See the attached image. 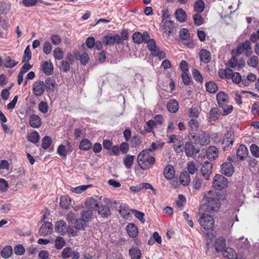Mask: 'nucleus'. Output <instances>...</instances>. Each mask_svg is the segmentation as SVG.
I'll list each match as a JSON object with an SVG mask.
<instances>
[{
  "label": "nucleus",
  "mask_w": 259,
  "mask_h": 259,
  "mask_svg": "<svg viewBox=\"0 0 259 259\" xmlns=\"http://www.w3.org/2000/svg\"><path fill=\"white\" fill-rule=\"evenodd\" d=\"M66 242L62 237H58L55 240V248L57 249H61L65 244Z\"/></svg>",
  "instance_id": "nucleus-46"
},
{
  "label": "nucleus",
  "mask_w": 259,
  "mask_h": 259,
  "mask_svg": "<svg viewBox=\"0 0 259 259\" xmlns=\"http://www.w3.org/2000/svg\"><path fill=\"white\" fill-rule=\"evenodd\" d=\"M147 42L148 50L153 54L158 49L155 41L153 39H149Z\"/></svg>",
  "instance_id": "nucleus-45"
},
{
  "label": "nucleus",
  "mask_w": 259,
  "mask_h": 259,
  "mask_svg": "<svg viewBox=\"0 0 259 259\" xmlns=\"http://www.w3.org/2000/svg\"><path fill=\"white\" fill-rule=\"evenodd\" d=\"M192 73L193 77L196 81H198L199 82H202L203 77L201 74H200V72L198 70L196 69H193Z\"/></svg>",
  "instance_id": "nucleus-57"
},
{
  "label": "nucleus",
  "mask_w": 259,
  "mask_h": 259,
  "mask_svg": "<svg viewBox=\"0 0 259 259\" xmlns=\"http://www.w3.org/2000/svg\"><path fill=\"white\" fill-rule=\"evenodd\" d=\"M223 255L228 259H237V255L235 250L231 248H227L223 252Z\"/></svg>",
  "instance_id": "nucleus-26"
},
{
  "label": "nucleus",
  "mask_w": 259,
  "mask_h": 259,
  "mask_svg": "<svg viewBox=\"0 0 259 259\" xmlns=\"http://www.w3.org/2000/svg\"><path fill=\"white\" fill-rule=\"evenodd\" d=\"M234 136L233 133L230 131H228L225 134L222 144L224 145V149L225 150H228L231 149L234 143Z\"/></svg>",
  "instance_id": "nucleus-5"
},
{
  "label": "nucleus",
  "mask_w": 259,
  "mask_h": 259,
  "mask_svg": "<svg viewBox=\"0 0 259 259\" xmlns=\"http://www.w3.org/2000/svg\"><path fill=\"white\" fill-rule=\"evenodd\" d=\"M175 15L177 19L181 22H184L186 20V12L182 9H178L175 12Z\"/></svg>",
  "instance_id": "nucleus-31"
},
{
  "label": "nucleus",
  "mask_w": 259,
  "mask_h": 259,
  "mask_svg": "<svg viewBox=\"0 0 259 259\" xmlns=\"http://www.w3.org/2000/svg\"><path fill=\"white\" fill-rule=\"evenodd\" d=\"M163 28L164 32L167 34L168 35H169L174 31L175 23L170 20L166 21L164 23Z\"/></svg>",
  "instance_id": "nucleus-24"
},
{
  "label": "nucleus",
  "mask_w": 259,
  "mask_h": 259,
  "mask_svg": "<svg viewBox=\"0 0 259 259\" xmlns=\"http://www.w3.org/2000/svg\"><path fill=\"white\" fill-rule=\"evenodd\" d=\"M247 65L250 67L256 68L258 65V59L254 55L251 56L247 61Z\"/></svg>",
  "instance_id": "nucleus-39"
},
{
  "label": "nucleus",
  "mask_w": 259,
  "mask_h": 259,
  "mask_svg": "<svg viewBox=\"0 0 259 259\" xmlns=\"http://www.w3.org/2000/svg\"><path fill=\"white\" fill-rule=\"evenodd\" d=\"M71 199L68 196H62L60 198V206L64 209H68L71 204Z\"/></svg>",
  "instance_id": "nucleus-30"
},
{
  "label": "nucleus",
  "mask_w": 259,
  "mask_h": 259,
  "mask_svg": "<svg viewBox=\"0 0 259 259\" xmlns=\"http://www.w3.org/2000/svg\"><path fill=\"white\" fill-rule=\"evenodd\" d=\"M189 115L190 117L197 118L199 115V112L197 108L192 107L189 109Z\"/></svg>",
  "instance_id": "nucleus-64"
},
{
  "label": "nucleus",
  "mask_w": 259,
  "mask_h": 259,
  "mask_svg": "<svg viewBox=\"0 0 259 259\" xmlns=\"http://www.w3.org/2000/svg\"><path fill=\"white\" fill-rule=\"evenodd\" d=\"M197 141V140H196ZM209 138L207 134L204 132L201 131L198 136V142L196 141L195 144L200 143L201 145L208 144Z\"/></svg>",
  "instance_id": "nucleus-25"
},
{
  "label": "nucleus",
  "mask_w": 259,
  "mask_h": 259,
  "mask_svg": "<svg viewBox=\"0 0 259 259\" xmlns=\"http://www.w3.org/2000/svg\"><path fill=\"white\" fill-rule=\"evenodd\" d=\"M122 38L119 35H107L103 38V43L105 46H112L115 43L119 44L121 42Z\"/></svg>",
  "instance_id": "nucleus-6"
},
{
  "label": "nucleus",
  "mask_w": 259,
  "mask_h": 259,
  "mask_svg": "<svg viewBox=\"0 0 259 259\" xmlns=\"http://www.w3.org/2000/svg\"><path fill=\"white\" fill-rule=\"evenodd\" d=\"M10 10V6L9 4L1 2L0 3V12L2 14H6L9 13Z\"/></svg>",
  "instance_id": "nucleus-47"
},
{
  "label": "nucleus",
  "mask_w": 259,
  "mask_h": 259,
  "mask_svg": "<svg viewBox=\"0 0 259 259\" xmlns=\"http://www.w3.org/2000/svg\"><path fill=\"white\" fill-rule=\"evenodd\" d=\"M90 185H81L76 188H71V191L76 193H81L85 191Z\"/></svg>",
  "instance_id": "nucleus-61"
},
{
  "label": "nucleus",
  "mask_w": 259,
  "mask_h": 259,
  "mask_svg": "<svg viewBox=\"0 0 259 259\" xmlns=\"http://www.w3.org/2000/svg\"><path fill=\"white\" fill-rule=\"evenodd\" d=\"M218 155V149L214 146L209 147L206 151L207 157L209 159H215Z\"/></svg>",
  "instance_id": "nucleus-22"
},
{
  "label": "nucleus",
  "mask_w": 259,
  "mask_h": 259,
  "mask_svg": "<svg viewBox=\"0 0 259 259\" xmlns=\"http://www.w3.org/2000/svg\"><path fill=\"white\" fill-rule=\"evenodd\" d=\"M188 124L190 128V131L192 132L197 131L199 126V123L195 118L190 119L189 121Z\"/></svg>",
  "instance_id": "nucleus-41"
},
{
  "label": "nucleus",
  "mask_w": 259,
  "mask_h": 259,
  "mask_svg": "<svg viewBox=\"0 0 259 259\" xmlns=\"http://www.w3.org/2000/svg\"><path fill=\"white\" fill-rule=\"evenodd\" d=\"M61 257L64 259L72 257V259H78L80 257L79 253L76 250H72L70 247L63 249L61 253Z\"/></svg>",
  "instance_id": "nucleus-4"
},
{
  "label": "nucleus",
  "mask_w": 259,
  "mask_h": 259,
  "mask_svg": "<svg viewBox=\"0 0 259 259\" xmlns=\"http://www.w3.org/2000/svg\"><path fill=\"white\" fill-rule=\"evenodd\" d=\"M29 124L33 128H38L41 124L40 118L38 115L32 114L29 118Z\"/></svg>",
  "instance_id": "nucleus-18"
},
{
  "label": "nucleus",
  "mask_w": 259,
  "mask_h": 259,
  "mask_svg": "<svg viewBox=\"0 0 259 259\" xmlns=\"http://www.w3.org/2000/svg\"><path fill=\"white\" fill-rule=\"evenodd\" d=\"M199 57L201 61L204 63H207L211 60V55L210 52L206 49H202L200 52Z\"/></svg>",
  "instance_id": "nucleus-17"
},
{
  "label": "nucleus",
  "mask_w": 259,
  "mask_h": 259,
  "mask_svg": "<svg viewBox=\"0 0 259 259\" xmlns=\"http://www.w3.org/2000/svg\"><path fill=\"white\" fill-rule=\"evenodd\" d=\"M164 177L167 180L172 179L175 176V170L171 165H166L163 170Z\"/></svg>",
  "instance_id": "nucleus-20"
},
{
  "label": "nucleus",
  "mask_w": 259,
  "mask_h": 259,
  "mask_svg": "<svg viewBox=\"0 0 259 259\" xmlns=\"http://www.w3.org/2000/svg\"><path fill=\"white\" fill-rule=\"evenodd\" d=\"M13 249L11 246L8 245L5 247L1 252L2 256L3 258H9L12 254Z\"/></svg>",
  "instance_id": "nucleus-38"
},
{
  "label": "nucleus",
  "mask_w": 259,
  "mask_h": 259,
  "mask_svg": "<svg viewBox=\"0 0 259 259\" xmlns=\"http://www.w3.org/2000/svg\"><path fill=\"white\" fill-rule=\"evenodd\" d=\"M216 98L218 105L222 108H224L229 103L228 96L224 92H219Z\"/></svg>",
  "instance_id": "nucleus-9"
},
{
  "label": "nucleus",
  "mask_w": 259,
  "mask_h": 259,
  "mask_svg": "<svg viewBox=\"0 0 259 259\" xmlns=\"http://www.w3.org/2000/svg\"><path fill=\"white\" fill-rule=\"evenodd\" d=\"M142 38V33L139 32H136L133 35V40L137 44H140L143 42Z\"/></svg>",
  "instance_id": "nucleus-50"
},
{
  "label": "nucleus",
  "mask_w": 259,
  "mask_h": 259,
  "mask_svg": "<svg viewBox=\"0 0 259 259\" xmlns=\"http://www.w3.org/2000/svg\"><path fill=\"white\" fill-rule=\"evenodd\" d=\"M226 247V240L223 237L218 238L215 242V248L217 252L224 251Z\"/></svg>",
  "instance_id": "nucleus-21"
},
{
  "label": "nucleus",
  "mask_w": 259,
  "mask_h": 259,
  "mask_svg": "<svg viewBox=\"0 0 259 259\" xmlns=\"http://www.w3.org/2000/svg\"><path fill=\"white\" fill-rule=\"evenodd\" d=\"M91 147V143L89 140H82L79 144V148L83 150H88Z\"/></svg>",
  "instance_id": "nucleus-44"
},
{
  "label": "nucleus",
  "mask_w": 259,
  "mask_h": 259,
  "mask_svg": "<svg viewBox=\"0 0 259 259\" xmlns=\"http://www.w3.org/2000/svg\"><path fill=\"white\" fill-rule=\"evenodd\" d=\"M205 87L208 92L212 94L215 93L218 89L217 84L213 81L207 82L205 84Z\"/></svg>",
  "instance_id": "nucleus-33"
},
{
  "label": "nucleus",
  "mask_w": 259,
  "mask_h": 259,
  "mask_svg": "<svg viewBox=\"0 0 259 259\" xmlns=\"http://www.w3.org/2000/svg\"><path fill=\"white\" fill-rule=\"evenodd\" d=\"M18 63V62L12 59L10 56L6 57L3 61L4 66L6 68H13Z\"/></svg>",
  "instance_id": "nucleus-29"
},
{
  "label": "nucleus",
  "mask_w": 259,
  "mask_h": 259,
  "mask_svg": "<svg viewBox=\"0 0 259 259\" xmlns=\"http://www.w3.org/2000/svg\"><path fill=\"white\" fill-rule=\"evenodd\" d=\"M70 65L71 64L68 61L62 60L60 62V68L64 72H68L70 70Z\"/></svg>",
  "instance_id": "nucleus-51"
},
{
  "label": "nucleus",
  "mask_w": 259,
  "mask_h": 259,
  "mask_svg": "<svg viewBox=\"0 0 259 259\" xmlns=\"http://www.w3.org/2000/svg\"><path fill=\"white\" fill-rule=\"evenodd\" d=\"M126 231L130 237H135L138 235V228L134 224H128L126 226Z\"/></svg>",
  "instance_id": "nucleus-27"
},
{
  "label": "nucleus",
  "mask_w": 259,
  "mask_h": 259,
  "mask_svg": "<svg viewBox=\"0 0 259 259\" xmlns=\"http://www.w3.org/2000/svg\"><path fill=\"white\" fill-rule=\"evenodd\" d=\"M41 70L47 75H51L53 73L54 66L51 61H44L41 64Z\"/></svg>",
  "instance_id": "nucleus-12"
},
{
  "label": "nucleus",
  "mask_w": 259,
  "mask_h": 259,
  "mask_svg": "<svg viewBox=\"0 0 259 259\" xmlns=\"http://www.w3.org/2000/svg\"><path fill=\"white\" fill-rule=\"evenodd\" d=\"M52 50V46L49 41H46L44 44L43 51L47 54H50L51 53Z\"/></svg>",
  "instance_id": "nucleus-62"
},
{
  "label": "nucleus",
  "mask_w": 259,
  "mask_h": 259,
  "mask_svg": "<svg viewBox=\"0 0 259 259\" xmlns=\"http://www.w3.org/2000/svg\"><path fill=\"white\" fill-rule=\"evenodd\" d=\"M256 79V76L253 73H249L247 76V79L242 80L243 83L247 85L249 84V82L254 81Z\"/></svg>",
  "instance_id": "nucleus-56"
},
{
  "label": "nucleus",
  "mask_w": 259,
  "mask_h": 259,
  "mask_svg": "<svg viewBox=\"0 0 259 259\" xmlns=\"http://www.w3.org/2000/svg\"><path fill=\"white\" fill-rule=\"evenodd\" d=\"M181 183L184 186L188 185L190 182L191 179L189 174L187 172H183L180 176Z\"/></svg>",
  "instance_id": "nucleus-34"
},
{
  "label": "nucleus",
  "mask_w": 259,
  "mask_h": 259,
  "mask_svg": "<svg viewBox=\"0 0 259 259\" xmlns=\"http://www.w3.org/2000/svg\"><path fill=\"white\" fill-rule=\"evenodd\" d=\"M45 90V89L44 81L38 80L33 83L32 91L36 97H40L42 96Z\"/></svg>",
  "instance_id": "nucleus-7"
},
{
  "label": "nucleus",
  "mask_w": 259,
  "mask_h": 259,
  "mask_svg": "<svg viewBox=\"0 0 259 259\" xmlns=\"http://www.w3.org/2000/svg\"><path fill=\"white\" fill-rule=\"evenodd\" d=\"M56 84L55 79L53 77H49L46 80L44 83L45 89L47 90V92L53 93L54 92Z\"/></svg>",
  "instance_id": "nucleus-14"
},
{
  "label": "nucleus",
  "mask_w": 259,
  "mask_h": 259,
  "mask_svg": "<svg viewBox=\"0 0 259 259\" xmlns=\"http://www.w3.org/2000/svg\"><path fill=\"white\" fill-rule=\"evenodd\" d=\"M221 168L222 173L227 177L231 176L234 172V168L230 162L223 163Z\"/></svg>",
  "instance_id": "nucleus-10"
},
{
  "label": "nucleus",
  "mask_w": 259,
  "mask_h": 259,
  "mask_svg": "<svg viewBox=\"0 0 259 259\" xmlns=\"http://www.w3.org/2000/svg\"><path fill=\"white\" fill-rule=\"evenodd\" d=\"M132 212L134 214V215L142 223H144L145 221V220L144 218V213L140 212L138 210L133 209L132 210Z\"/></svg>",
  "instance_id": "nucleus-58"
},
{
  "label": "nucleus",
  "mask_w": 259,
  "mask_h": 259,
  "mask_svg": "<svg viewBox=\"0 0 259 259\" xmlns=\"http://www.w3.org/2000/svg\"><path fill=\"white\" fill-rule=\"evenodd\" d=\"M190 33L186 28H182L180 31V37L183 40H187L190 37Z\"/></svg>",
  "instance_id": "nucleus-53"
},
{
  "label": "nucleus",
  "mask_w": 259,
  "mask_h": 259,
  "mask_svg": "<svg viewBox=\"0 0 259 259\" xmlns=\"http://www.w3.org/2000/svg\"><path fill=\"white\" fill-rule=\"evenodd\" d=\"M193 18L194 24L196 25L199 26L203 23V19L199 14L194 15Z\"/></svg>",
  "instance_id": "nucleus-55"
},
{
  "label": "nucleus",
  "mask_w": 259,
  "mask_h": 259,
  "mask_svg": "<svg viewBox=\"0 0 259 259\" xmlns=\"http://www.w3.org/2000/svg\"><path fill=\"white\" fill-rule=\"evenodd\" d=\"M135 156L131 155H127V156L124 158L123 162L125 167L129 168L131 167L133 164Z\"/></svg>",
  "instance_id": "nucleus-42"
},
{
  "label": "nucleus",
  "mask_w": 259,
  "mask_h": 259,
  "mask_svg": "<svg viewBox=\"0 0 259 259\" xmlns=\"http://www.w3.org/2000/svg\"><path fill=\"white\" fill-rule=\"evenodd\" d=\"M85 206L91 209L92 210H95L97 209L99 204L96 199L93 198H90L86 200Z\"/></svg>",
  "instance_id": "nucleus-28"
},
{
  "label": "nucleus",
  "mask_w": 259,
  "mask_h": 259,
  "mask_svg": "<svg viewBox=\"0 0 259 259\" xmlns=\"http://www.w3.org/2000/svg\"><path fill=\"white\" fill-rule=\"evenodd\" d=\"M93 212L92 210H84L81 212V218L85 222L91 220Z\"/></svg>",
  "instance_id": "nucleus-37"
},
{
  "label": "nucleus",
  "mask_w": 259,
  "mask_h": 259,
  "mask_svg": "<svg viewBox=\"0 0 259 259\" xmlns=\"http://www.w3.org/2000/svg\"><path fill=\"white\" fill-rule=\"evenodd\" d=\"M187 169L189 173L192 175L194 174L198 170L195 163L192 161L188 162Z\"/></svg>",
  "instance_id": "nucleus-54"
},
{
  "label": "nucleus",
  "mask_w": 259,
  "mask_h": 259,
  "mask_svg": "<svg viewBox=\"0 0 259 259\" xmlns=\"http://www.w3.org/2000/svg\"><path fill=\"white\" fill-rule=\"evenodd\" d=\"M179 103L175 100H170L167 104L168 110L172 113H176L179 110Z\"/></svg>",
  "instance_id": "nucleus-23"
},
{
  "label": "nucleus",
  "mask_w": 259,
  "mask_h": 259,
  "mask_svg": "<svg viewBox=\"0 0 259 259\" xmlns=\"http://www.w3.org/2000/svg\"><path fill=\"white\" fill-rule=\"evenodd\" d=\"M228 185L227 179L222 175H216L213 179V187L219 190L226 188Z\"/></svg>",
  "instance_id": "nucleus-3"
},
{
  "label": "nucleus",
  "mask_w": 259,
  "mask_h": 259,
  "mask_svg": "<svg viewBox=\"0 0 259 259\" xmlns=\"http://www.w3.org/2000/svg\"><path fill=\"white\" fill-rule=\"evenodd\" d=\"M51 143V138L49 136H45L42 140L41 146L44 149H47L50 146Z\"/></svg>",
  "instance_id": "nucleus-49"
},
{
  "label": "nucleus",
  "mask_w": 259,
  "mask_h": 259,
  "mask_svg": "<svg viewBox=\"0 0 259 259\" xmlns=\"http://www.w3.org/2000/svg\"><path fill=\"white\" fill-rule=\"evenodd\" d=\"M248 149L244 145H240L236 151V156L240 160H243L248 154Z\"/></svg>",
  "instance_id": "nucleus-13"
},
{
  "label": "nucleus",
  "mask_w": 259,
  "mask_h": 259,
  "mask_svg": "<svg viewBox=\"0 0 259 259\" xmlns=\"http://www.w3.org/2000/svg\"><path fill=\"white\" fill-rule=\"evenodd\" d=\"M129 253L131 259H140L141 256V250L137 248H133L130 249Z\"/></svg>",
  "instance_id": "nucleus-36"
},
{
  "label": "nucleus",
  "mask_w": 259,
  "mask_h": 259,
  "mask_svg": "<svg viewBox=\"0 0 259 259\" xmlns=\"http://www.w3.org/2000/svg\"><path fill=\"white\" fill-rule=\"evenodd\" d=\"M98 213L103 218H108L110 215V210L108 206L104 205H99L97 209Z\"/></svg>",
  "instance_id": "nucleus-19"
},
{
  "label": "nucleus",
  "mask_w": 259,
  "mask_h": 259,
  "mask_svg": "<svg viewBox=\"0 0 259 259\" xmlns=\"http://www.w3.org/2000/svg\"><path fill=\"white\" fill-rule=\"evenodd\" d=\"M204 197L206 199V201L199 209V213L201 215L199 222L204 229L210 230L213 228L214 221L209 213L219 211L221 206L219 200L222 198L225 199V195L223 197L220 192L209 191L204 195Z\"/></svg>",
  "instance_id": "nucleus-1"
},
{
  "label": "nucleus",
  "mask_w": 259,
  "mask_h": 259,
  "mask_svg": "<svg viewBox=\"0 0 259 259\" xmlns=\"http://www.w3.org/2000/svg\"><path fill=\"white\" fill-rule=\"evenodd\" d=\"M212 164L208 161H205L202 166L201 173L204 178L208 180L209 179V176L212 172Z\"/></svg>",
  "instance_id": "nucleus-8"
},
{
  "label": "nucleus",
  "mask_w": 259,
  "mask_h": 259,
  "mask_svg": "<svg viewBox=\"0 0 259 259\" xmlns=\"http://www.w3.org/2000/svg\"><path fill=\"white\" fill-rule=\"evenodd\" d=\"M55 230L57 233L61 235H64L67 232L68 227L64 221L60 220L56 223Z\"/></svg>",
  "instance_id": "nucleus-11"
},
{
  "label": "nucleus",
  "mask_w": 259,
  "mask_h": 259,
  "mask_svg": "<svg viewBox=\"0 0 259 259\" xmlns=\"http://www.w3.org/2000/svg\"><path fill=\"white\" fill-rule=\"evenodd\" d=\"M151 149L143 150L137 157L139 166L142 169H147L151 167L155 162V158L149 155Z\"/></svg>",
  "instance_id": "nucleus-2"
},
{
  "label": "nucleus",
  "mask_w": 259,
  "mask_h": 259,
  "mask_svg": "<svg viewBox=\"0 0 259 259\" xmlns=\"http://www.w3.org/2000/svg\"><path fill=\"white\" fill-rule=\"evenodd\" d=\"M250 150L251 154L255 157H259V147L255 144L250 146Z\"/></svg>",
  "instance_id": "nucleus-59"
},
{
  "label": "nucleus",
  "mask_w": 259,
  "mask_h": 259,
  "mask_svg": "<svg viewBox=\"0 0 259 259\" xmlns=\"http://www.w3.org/2000/svg\"><path fill=\"white\" fill-rule=\"evenodd\" d=\"M185 152L187 156L192 157L195 153L198 152L199 150H196L191 142H187L185 144Z\"/></svg>",
  "instance_id": "nucleus-16"
},
{
  "label": "nucleus",
  "mask_w": 259,
  "mask_h": 259,
  "mask_svg": "<svg viewBox=\"0 0 259 259\" xmlns=\"http://www.w3.org/2000/svg\"><path fill=\"white\" fill-rule=\"evenodd\" d=\"M193 188L196 190H199L201 187L202 183L201 180L198 178L195 177V178L193 181Z\"/></svg>",
  "instance_id": "nucleus-63"
},
{
  "label": "nucleus",
  "mask_w": 259,
  "mask_h": 259,
  "mask_svg": "<svg viewBox=\"0 0 259 259\" xmlns=\"http://www.w3.org/2000/svg\"><path fill=\"white\" fill-rule=\"evenodd\" d=\"M53 231V225L51 223L45 222L40 227L39 232L44 236L50 234Z\"/></svg>",
  "instance_id": "nucleus-15"
},
{
  "label": "nucleus",
  "mask_w": 259,
  "mask_h": 259,
  "mask_svg": "<svg viewBox=\"0 0 259 259\" xmlns=\"http://www.w3.org/2000/svg\"><path fill=\"white\" fill-rule=\"evenodd\" d=\"M221 114H222L221 112L218 108H212L209 112V118L213 121H215L218 119Z\"/></svg>",
  "instance_id": "nucleus-32"
},
{
  "label": "nucleus",
  "mask_w": 259,
  "mask_h": 259,
  "mask_svg": "<svg viewBox=\"0 0 259 259\" xmlns=\"http://www.w3.org/2000/svg\"><path fill=\"white\" fill-rule=\"evenodd\" d=\"M181 77L183 82L185 84L188 85L191 83V78L187 72L184 71L181 74Z\"/></svg>",
  "instance_id": "nucleus-60"
},
{
  "label": "nucleus",
  "mask_w": 259,
  "mask_h": 259,
  "mask_svg": "<svg viewBox=\"0 0 259 259\" xmlns=\"http://www.w3.org/2000/svg\"><path fill=\"white\" fill-rule=\"evenodd\" d=\"M31 53L30 50L29 46H28L25 48L24 50V55L22 57V62H26V63H27L31 59Z\"/></svg>",
  "instance_id": "nucleus-43"
},
{
  "label": "nucleus",
  "mask_w": 259,
  "mask_h": 259,
  "mask_svg": "<svg viewBox=\"0 0 259 259\" xmlns=\"http://www.w3.org/2000/svg\"><path fill=\"white\" fill-rule=\"evenodd\" d=\"M75 227L77 230H84L85 228V221L81 218L75 220Z\"/></svg>",
  "instance_id": "nucleus-48"
},
{
  "label": "nucleus",
  "mask_w": 259,
  "mask_h": 259,
  "mask_svg": "<svg viewBox=\"0 0 259 259\" xmlns=\"http://www.w3.org/2000/svg\"><path fill=\"white\" fill-rule=\"evenodd\" d=\"M40 139L39 135L36 131H34L28 135L27 139L33 143H37Z\"/></svg>",
  "instance_id": "nucleus-35"
},
{
  "label": "nucleus",
  "mask_w": 259,
  "mask_h": 259,
  "mask_svg": "<svg viewBox=\"0 0 259 259\" xmlns=\"http://www.w3.org/2000/svg\"><path fill=\"white\" fill-rule=\"evenodd\" d=\"M205 7V4L203 1L198 0L195 2L194 6V9L198 13H201L203 11Z\"/></svg>",
  "instance_id": "nucleus-40"
},
{
  "label": "nucleus",
  "mask_w": 259,
  "mask_h": 259,
  "mask_svg": "<svg viewBox=\"0 0 259 259\" xmlns=\"http://www.w3.org/2000/svg\"><path fill=\"white\" fill-rule=\"evenodd\" d=\"M53 54L54 58L56 59L61 60L63 58L64 53L59 48L55 49L54 50Z\"/></svg>",
  "instance_id": "nucleus-52"
}]
</instances>
